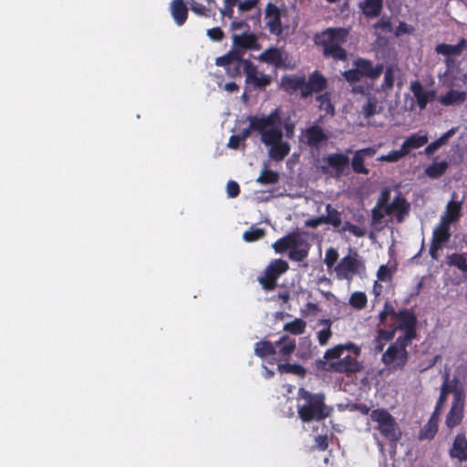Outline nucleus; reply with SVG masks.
Wrapping results in <instances>:
<instances>
[{
  "label": "nucleus",
  "mask_w": 467,
  "mask_h": 467,
  "mask_svg": "<svg viewBox=\"0 0 467 467\" xmlns=\"http://www.w3.org/2000/svg\"><path fill=\"white\" fill-rule=\"evenodd\" d=\"M250 128L243 130L241 139L244 140L249 137L251 130L257 131L261 136V141L268 148V156L280 161L289 153L291 146L284 139L282 129H285V136L287 139L294 137L295 125L292 122H283L280 110L275 109L268 115L249 116Z\"/></svg>",
  "instance_id": "obj_1"
},
{
  "label": "nucleus",
  "mask_w": 467,
  "mask_h": 467,
  "mask_svg": "<svg viewBox=\"0 0 467 467\" xmlns=\"http://www.w3.org/2000/svg\"><path fill=\"white\" fill-rule=\"evenodd\" d=\"M389 321L393 328L391 330L384 328L379 330L375 340V349L377 351L382 350L385 343L394 337L397 329H400L401 334H403L405 341H409L412 337L415 320L410 313L400 312L396 314L390 305L385 304L384 309L379 314V323L382 326H386Z\"/></svg>",
  "instance_id": "obj_2"
},
{
  "label": "nucleus",
  "mask_w": 467,
  "mask_h": 467,
  "mask_svg": "<svg viewBox=\"0 0 467 467\" xmlns=\"http://www.w3.org/2000/svg\"><path fill=\"white\" fill-rule=\"evenodd\" d=\"M360 355V347L354 343L340 344L325 352V367L334 372L356 373L363 368L358 360Z\"/></svg>",
  "instance_id": "obj_3"
},
{
  "label": "nucleus",
  "mask_w": 467,
  "mask_h": 467,
  "mask_svg": "<svg viewBox=\"0 0 467 467\" xmlns=\"http://www.w3.org/2000/svg\"><path fill=\"white\" fill-rule=\"evenodd\" d=\"M216 65L226 67V71L231 76L240 73L243 68L246 83L254 88H263L268 86L272 78L270 76L258 70L257 67L249 60L243 59L240 51H230L227 55L220 57L216 59Z\"/></svg>",
  "instance_id": "obj_4"
},
{
  "label": "nucleus",
  "mask_w": 467,
  "mask_h": 467,
  "mask_svg": "<svg viewBox=\"0 0 467 467\" xmlns=\"http://www.w3.org/2000/svg\"><path fill=\"white\" fill-rule=\"evenodd\" d=\"M297 412L305 421H319L329 415V409L325 405L324 396L312 394L304 389H299L297 394Z\"/></svg>",
  "instance_id": "obj_5"
},
{
  "label": "nucleus",
  "mask_w": 467,
  "mask_h": 467,
  "mask_svg": "<svg viewBox=\"0 0 467 467\" xmlns=\"http://www.w3.org/2000/svg\"><path fill=\"white\" fill-rule=\"evenodd\" d=\"M348 32L344 28H328L317 36V43L323 47V53L326 57L345 60L346 51L341 46L346 42Z\"/></svg>",
  "instance_id": "obj_6"
},
{
  "label": "nucleus",
  "mask_w": 467,
  "mask_h": 467,
  "mask_svg": "<svg viewBox=\"0 0 467 467\" xmlns=\"http://www.w3.org/2000/svg\"><path fill=\"white\" fill-rule=\"evenodd\" d=\"M388 196L389 192H383L377 207L373 210V217L375 220L379 221L385 216H389L391 219L395 218L400 223L408 213L410 205L405 199L400 195L394 198L391 202L388 203Z\"/></svg>",
  "instance_id": "obj_7"
},
{
  "label": "nucleus",
  "mask_w": 467,
  "mask_h": 467,
  "mask_svg": "<svg viewBox=\"0 0 467 467\" xmlns=\"http://www.w3.org/2000/svg\"><path fill=\"white\" fill-rule=\"evenodd\" d=\"M370 420L375 423V429L388 441L396 442L402 435L401 430L395 418L384 409L371 411Z\"/></svg>",
  "instance_id": "obj_8"
},
{
  "label": "nucleus",
  "mask_w": 467,
  "mask_h": 467,
  "mask_svg": "<svg viewBox=\"0 0 467 467\" xmlns=\"http://www.w3.org/2000/svg\"><path fill=\"white\" fill-rule=\"evenodd\" d=\"M272 247L276 253L290 249V258L293 260H302L307 254V244L299 233H293L279 239Z\"/></svg>",
  "instance_id": "obj_9"
},
{
  "label": "nucleus",
  "mask_w": 467,
  "mask_h": 467,
  "mask_svg": "<svg viewBox=\"0 0 467 467\" xmlns=\"http://www.w3.org/2000/svg\"><path fill=\"white\" fill-rule=\"evenodd\" d=\"M335 272L337 278L351 280L355 275H362L365 272V266L357 253H349L336 265Z\"/></svg>",
  "instance_id": "obj_10"
},
{
  "label": "nucleus",
  "mask_w": 467,
  "mask_h": 467,
  "mask_svg": "<svg viewBox=\"0 0 467 467\" xmlns=\"http://www.w3.org/2000/svg\"><path fill=\"white\" fill-rule=\"evenodd\" d=\"M265 20L270 33L276 36L288 33L290 25L285 21V12L271 3L265 6Z\"/></svg>",
  "instance_id": "obj_11"
},
{
  "label": "nucleus",
  "mask_w": 467,
  "mask_h": 467,
  "mask_svg": "<svg viewBox=\"0 0 467 467\" xmlns=\"http://www.w3.org/2000/svg\"><path fill=\"white\" fill-rule=\"evenodd\" d=\"M348 157L342 153H333L324 157L320 163L321 170L331 177H339L348 170Z\"/></svg>",
  "instance_id": "obj_12"
},
{
  "label": "nucleus",
  "mask_w": 467,
  "mask_h": 467,
  "mask_svg": "<svg viewBox=\"0 0 467 467\" xmlns=\"http://www.w3.org/2000/svg\"><path fill=\"white\" fill-rule=\"evenodd\" d=\"M444 383H449V392L453 393V402L452 406L446 417V425L448 428L451 429L457 425H459L463 417V410H464V395L459 389H451L452 382L445 381Z\"/></svg>",
  "instance_id": "obj_13"
},
{
  "label": "nucleus",
  "mask_w": 467,
  "mask_h": 467,
  "mask_svg": "<svg viewBox=\"0 0 467 467\" xmlns=\"http://www.w3.org/2000/svg\"><path fill=\"white\" fill-rule=\"evenodd\" d=\"M449 383H444L442 385L441 395L437 401L435 410L432 413L429 421L424 425V427L420 432V440H431L435 436L438 431L440 409L446 399V393L449 391Z\"/></svg>",
  "instance_id": "obj_14"
},
{
  "label": "nucleus",
  "mask_w": 467,
  "mask_h": 467,
  "mask_svg": "<svg viewBox=\"0 0 467 467\" xmlns=\"http://www.w3.org/2000/svg\"><path fill=\"white\" fill-rule=\"evenodd\" d=\"M288 269V264L281 259L271 262L259 282L265 290H272L276 285L277 278Z\"/></svg>",
  "instance_id": "obj_15"
},
{
  "label": "nucleus",
  "mask_w": 467,
  "mask_h": 467,
  "mask_svg": "<svg viewBox=\"0 0 467 467\" xmlns=\"http://www.w3.org/2000/svg\"><path fill=\"white\" fill-rule=\"evenodd\" d=\"M257 60L273 65L275 67H290L292 66L291 59L288 54L277 47H270L262 52L257 57Z\"/></svg>",
  "instance_id": "obj_16"
},
{
  "label": "nucleus",
  "mask_w": 467,
  "mask_h": 467,
  "mask_svg": "<svg viewBox=\"0 0 467 467\" xmlns=\"http://www.w3.org/2000/svg\"><path fill=\"white\" fill-rule=\"evenodd\" d=\"M404 341L403 334L399 336L398 342L391 345L382 357L383 362L392 368H398L406 362V350L405 346L401 342Z\"/></svg>",
  "instance_id": "obj_17"
},
{
  "label": "nucleus",
  "mask_w": 467,
  "mask_h": 467,
  "mask_svg": "<svg viewBox=\"0 0 467 467\" xmlns=\"http://www.w3.org/2000/svg\"><path fill=\"white\" fill-rule=\"evenodd\" d=\"M467 92L461 89L451 88L443 94H441L437 100L445 107L460 106L465 102Z\"/></svg>",
  "instance_id": "obj_18"
},
{
  "label": "nucleus",
  "mask_w": 467,
  "mask_h": 467,
  "mask_svg": "<svg viewBox=\"0 0 467 467\" xmlns=\"http://www.w3.org/2000/svg\"><path fill=\"white\" fill-rule=\"evenodd\" d=\"M233 40L236 46L234 51H240L242 56L244 55V49H259L257 38L255 35L252 33H234L233 35Z\"/></svg>",
  "instance_id": "obj_19"
},
{
  "label": "nucleus",
  "mask_w": 467,
  "mask_h": 467,
  "mask_svg": "<svg viewBox=\"0 0 467 467\" xmlns=\"http://www.w3.org/2000/svg\"><path fill=\"white\" fill-rule=\"evenodd\" d=\"M327 86V79L318 72L315 71L309 76L307 81L305 80V89L303 91V97H308L314 92H319L323 90Z\"/></svg>",
  "instance_id": "obj_20"
},
{
  "label": "nucleus",
  "mask_w": 467,
  "mask_h": 467,
  "mask_svg": "<svg viewBox=\"0 0 467 467\" xmlns=\"http://www.w3.org/2000/svg\"><path fill=\"white\" fill-rule=\"evenodd\" d=\"M410 89L417 100L419 107L421 109H424L426 105L430 101H431L435 97V93L433 90L424 88L422 85L418 81L411 83Z\"/></svg>",
  "instance_id": "obj_21"
},
{
  "label": "nucleus",
  "mask_w": 467,
  "mask_h": 467,
  "mask_svg": "<svg viewBox=\"0 0 467 467\" xmlns=\"http://www.w3.org/2000/svg\"><path fill=\"white\" fill-rule=\"evenodd\" d=\"M171 16L177 26H182L188 16L187 2L183 0H172L170 4Z\"/></svg>",
  "instance_id": "obj_22"
},
{
  "label": "nucleus",
  "mask_w": 467,
  "mask_h": 467,
  "mask_svg": "<svg viewBox=\"0 0 467 467\" xmlns=\"http://www.w3.org/2000/svg\"><path fill=\"white\" fill-rule=\"evenodd\" d=\"M353 66L357 67L362 78H376L382 72L381 66L373 67L371 62L362 58L357 59Z\"/></svg>",
  "instance_id": "obj_23"
},
{
  "label": "nucleus",
  "mask_w": 467,
  "mask_h": 467,
  "mask_svg": "<svg viewBox=\"0 0 467 467\" xmlns=\"http://www.w3.org/2000/svg\"><path fill=\"white\" fill-rule=\"evenodd\" d=\"M450 455L459 461H467V440L464 435L458 434L450 450Z\"/></svg>",
  "instance_id": "obj_24"
},
{
  "label": "nucleus",
  "mask_w": 467,
  "mask_h": 467,
  "mask_svg": "<svg viewBox=\"0 0 467 467\" xmlns=\"http://www.w3.org/2000/svg\"><path fill=\"white\" fill-rule=\"evenodd\" d=\"M462 203L456 201H451L446 206L445 212L441 216V222L449 225L456 222L462 215Z\"/></svg>",
  "instance_id": "obj_25"
},
{
  "label": "nucleus",
  "mask_w": 467,
  "mask_h": 467,
  "mask_svg": "<svg viewBox=\"0 0 467 467\" xmlns=\"http://www.w3.org/2000/svg\"><path fill=\"white\" fill-rule=\"evenodd\" d=\"M428 142V137L425 134H412L407 138L402 145L401 149L405 155H408L412 150L419 149Z\"/></svg>",
  "instance_id": "obj_26"
},
{
  "label": "nucleus",
  "mask_w": 467,
  "mask_h": 467,
  "mask_svg": "<svg viewBox=\"0 0 467 467\" xmlns=\"http://www.w3.org/2000/svg\"><path fill=\"white\" fill-rule=\"evenodd\" d=\"M467 47V43L462 39L457 45L440 44L435 50L444 56H459Z\"/></svg>",
  "instance_id": "obj_27"
},
{
  "label": "nucleus",
  "mask_w": 467,
  "mask_h": 467,
  "mask_svg": "<svg viewBox=\"0 0 467 467\" xmlns=\"http://www.w3.org/2000/svg\"><path fill=\"white\" fill-rule=\"evenodd\" d=\"M275 347L276 348L275 355L286 358L294 352L296 348V341L285 336L275 343Z\"/></svg>",
  "instance_id": "obj_28"
},
{
  "label": "nucleus",
  "mask_w": 467,
  "mask_h": 467,
  "mask_svg": "<svg viewBox=\"0 0 467 467\" xmlns=\"http://www.w3.org/2000/svg\"><path fill=\"white\" fill-rule=\"evenodd\" d=\"M305 140L306 143L310 146H317L321 141L327 139L326 134L323 132L322 129L317 126H313L307 129L304 134Z\"/></svg>",
  "instance_id": "obj_29"
},
{
  "label": "nucleus",
  "mask_w": 467,
  "mask_h": 467,
  "mask_svg": "<svg viewBox=\"0 0 467 467\" xmlns=\"http://www.w3.org/2000/svg\"><path fill=\"white\" fill-rule=\"evenodd\" d=\"M382 0H364L359 4V7L366 16L375 17L382 9Z\"/></svg>",
  "instance_id": "obj_30"
},
{
  "label": "nucleus",
  "mask_w": 467,
  "mask_h": 467,
  "mask_svg": "<svg viewBox=\"0 0 467 467\" xmlns=\"http://www.w3.org/2000/svg\"><path fill=\"white\" fill-rule=\"evenodd\" d=\"M282 87L287 91L299 90L303 96L305 78L296 76L285 77L282 79Z\"/></svg>",
  "instance_id": "obj_31"
},
{
  "label": "nucleus",
  "mask_w": 467,
  "mask_h": 467,
  "mask_svg": "<svg viewBox=\"0 0 467 467\" xmlns=\"http://www.w3.org/2000/svg\"><path fill=\"white\" fill-rule=\"evenodd\" d=\"M446 263L457 267L463 275H467V254H452L446 257Z\"/></svg>",
  "instance_id": "obj_32"
},
{
  "label": "nucleus",
  "mask_w": 467,
  "mask_h": 467,
  "mask_svg": "<svg viewBox=\"0 0 467 467\" xmlns=\"http://www.w3.org/2000/svg\"><path fill=\"white\" fill-rule=\"evenodd\" d=\"M319 329L317 331L318 343L326 346L332 337L331 321L328 319L320 320L318 323Z\"/></svg>",
  "instance_id": "obj_33"
},
{
  "label": "nucleus",
  "mask_w": 467,
  "mask_h": 467,
  "mask_svg": "<svg viewBox=\"0 0 467 467\" xmlns=\"http://www.w3.org/2000/svg\"><path fill=\"white\" fill-rule=\"evenodd\" d=\"M450 236L451 233L448 224L440 221V224L433 231L432 243L443 246V244L449 240Z\"/></svg>",
  "instance_id": "obj_34"
},
{
  "label": "nucleus",
  "mask_w": 467,
  "mask_h": 467,
  "mask_svg": "<svg viewBox=\"0 0 467 467\" xmlns=\"http://www.w3.org/2000/svg\"><path fill=\"white\" fill-rule=\"evenodd\" d=\"M455 132H456L455 128L449 130L445 134H443L437 140L430 143L425 149V153L432 154L433 152H435L439 148L443 146L448 141V140L455 134Z\"/></svg>",
  "instance_id": "obj_35"
},
{
  "label": "nucleus",
  "mask_w": 467,
  "mask_h": 467,
  "mask_svg": "<svg viewBox=\"0 0 467 467\" xmlns=\"http://www.w3.org/2000/svg\"><path fill=\"white\" fill-rule=\"evenodd\" d=\"M254 352L261 358H266L270 355H275L276 348L271 342L263 340L255 344Z\"/></svg>",
  "instance_id": "obj_36"
},
{
  "label": "nucleus",
  "mask_w": 467,
  "mask_h": 467,
  "mask_svg": "<svg viewBox=\"0 0 467 467\" xmlns=\"http://www.w3.org/2000/svg\"><path fill=\"white\" fill-rule=\"evenodd\" d=\"M448 168V162L445 161L433 162L431 165L428 166L425 170V173L430 178H438L441 176Z\"/></svg>",
  "instance_id": "obj_37"
},
{
  "label": "nucleus",
  "mask_w": 467,
  "mask_h": 467,
  "mask_svg": "<svg viewBox=\"0 0 467 467\" xmlns=\"http://www.w3.org/2000/svg\"><path fill=\"white\" fill-rule=\"evenodd\" d=\"M327 215H322L325 219V223H329L334 227H339L341 225V217L339 213L333 209L330 204L326 206Z\"/></svg>",
  "instance_id": "obj_38"
},
{
  "label": "nucleus",
  "mask_w": 467,
  "mask_h": 467,
  "mask_svg": "<svg viewBox=\"0 0 467 467\" xmlns=\"http://www.w3.org/2000/svg\"><path fill=\"white\" fill-rule=\"evenodd\" d=\"M279 175L276 171L264 169L258 176L256 182L260 184H274L278 182Z\"/></svg>",
  "instance_id": "obj_39"
},
{
  "label": "nucleus",
  "mask_w": 467,
  "mask_h": 467,
  "mask_svg": "<svg viewBox=\"0 0 467 467\" xmlns=\"http://www.w3.org/2000/svg\"><path fill=\"white\" fill-rule=\"evenodd\" d=\"M368 298L363 292H354L349 297V305L356 309H362L367 306Z\"/></svg>",
  "instance_id": "obj_40"
},
{
  "label": "nucleus",
  "mask_w": 467,
  "mask_h": 467,
  "mask_svg": "<svg viewBox=\"0 0 467 467\" xmlns=\"http://www.w3.org/2000/svg\"><path fill=\"white\" fill-rule=\"evenodd\" d=\"M306 328V322L300 318H296L295 320L286 323L284 327L285 331H288L295 335H300L304 333Z\"/></svg>",
  "instance_id": "obj_41"
},
{
  "label": "nucleus",
  "mask_w": 467,
  "mask_h": 467,
  "mask_svg": "<svg viewBox=\"0 0 467 467\" xmlns=\"http://www.w3.org/2000/svg\"><path fill=\"white\" fill-rule=\"evenodd\" d=\"M265 230L256 226H252L249 230L245 231L243 238L245 242H254L265 236Z\"/></svg>",
  "instance_id": "obj_42"
},
{
  "label": "nucleus",
  "mask_w": 467,
  "mask_h": 467,
  "mask_svg": "<svg viewBox=\"0 0 467 467\" xmlns=\"http://www.w3.org/2000/svg\"><path fill=\"white\" fill-rule=\"evenodd\" d=\"M405 156L406 155H405L404 151L400 148V150H392V151L389 152L388 154H383V155L379 156L377 159V161H386V162H397Z\"/></svg>",
  "instance_id": "obj_43"
},
{
  "label": "nucleus",
  "mask_w": 467,
  "mask_h": 467,
  "mask_svg": "<svg viewBox=\"0 0 467 467\" xmlns=\"http://www.w3.org/2000/svg\"><path fill=\"white\" fill-rule=\"evenodd\" d=\"M353 170L358 173L368 174V171L364 166V157L360 153L355 152L352 160Z\"/></svg>",
  "instance_id": "obj_44"
},
{
  "label": "nucleus",
  "mask_w": 467,
  "mask_h": 467,
  "mask_svg": "<svg viewBox=\"0 0 467 467\" xmlns=\"http://www.w3.org/2000/svg\"><path fill=\"white\" fill-rule=\"evenodd\" d=\"M317 100L321 110H324L327 114H333L334 109L327 94L318 96Z\"/></svg>",
  "instance_id": "obj_45"
},
{
  "label": "nucleus",
  "mask_w": 467,
  "mask_h": 467,
  "mask_svg": "<svg viewBox=\"0 0 467 467\" xmlns=\"http://www.w3.org/2000/svg\"><path fill=\"white\" fill-rule=\"evenodd\" d=\"M393 268L389 265H382L379 266L377 272L378 280L382 282H388L391 279L393 274Z\"/></svg>",
  "instance_id": "obj_46"
},
{
  "label": "nucleus",
  "mask_w": 467,
  "mask_h": 467,
  "mask_svg": "<svg viewBox=\"0 0 467 467\" xmlns=\"http://www.w3.org/2000/svg\"><path fill=\"white\" fill-rule=\"evenodd\" d=\"M278 370L281 373H293L296 375H303L305 373V369L298 365H291V364H280L278 365Z\"/></svg>",
  "instance_id": "obj_47"
},
{
  "label": "nucleus",
  "mask_w": 467,
  "mask_h": 467,
  "mask_svg": "<svg viewBox=\"0 0 467 467\" xmlns=\"http://www.w3.org/2000/svg\"><path fill=\"white\" fill-rule=\"evenodd\" d=\"M187 2V5L190 6V9L194 13L196 14L197 16H208V13H207V8L196 2L195 0H186Z\"/></svg>",
  "instance_id": "obj_48"
},
{
  "label": "nucleus",
  "mask_w": 467,
  "mask_h": 467,
  "mask_svg": "<svg viewBox=\"0 0 467 467\" xmlns=\"http://www.w3.org/2000/svg\"><path fill=\"white\" fill-rule=\"evenodd\" d=\"M259 0H242L238 3V11L245 13L257 7Z\"/></svg>",
  "instance_id": "obj_49"
},
{
  "label": "nucleus",
  "mask_w": 467,
  "mask_h": 467,
  "mask_svg": "<svg viewBox=\"0 0 467 467\" xmlns=\"http://www.w3.org/2000/svg\"><path fill=\"white\" fill-rule=\"evenodd\" d=\"M338 258V254L334 248H329L326 252L324 262L327 267H332Z\"/></svg>",
  "instance_id": "obj_50"
},
{
  "label": "nucleus",
  "mask_w": 467,
  "mask_h": 467,
  "mask_svg": "<svg viewBox=\"0 0 467 467\" xmlns=\"http://www.w3.org/2000/svg\"><path fill=\"white\" fill-rule=\"evenodd\" d=\"M343 75H344L345 78L350 83L358 82L362 78V76L360 75V73L358 72L357 67L354 66H353V68H351L348 71H345L343 73Z\"/></svg>",
  "instance_id": "obj_51"
},
{
  "label": "nucleus",
  "mask_w": 467,
  "mask_h": 467,
  "mask_svg": "<svg viewBox=\"0 0 467 467\" xmlns=\"http://www.w3.org/2000/svg\"><path fill=\"white\" fill-rule=\"evenodd\" d=\"M343 232H348L352 234L355 236L361 237L365 234V231L354 224H351L349 223H346L342 227Z\"/></svg>",
  "instance_id": "obj_52"
},
{
  "label": "nucleus",
  "mask_w": 467,
  "mask_h": 467,
  "mask_svg": "<svg viewBox=\"0 0 467 467\" xmlns=\"http://www.w3.org/2000/svg\"><path fill=\"white\" fill-rule=\"evenodd\" d=\"M377 103L373 99H368V102L363 106L362 112L365 117L368 118L372 116L376 111Z\"/></svg>",
  "instance_id": "obj_53"
},
{
  "label": "nucleus",
  "mask_w": 467,
  "mask_h": 467,
  "mask_svg": "<svg viewBox=\"0 0 467 467\" xmlns=\"http://www.w3.org/2000/svg\"><path fill=\"white\" fill-rule=\"evenodd\" d=\"M394 83V71L392 68H388L384 73V88H391Z\"/></svg>",
  "instance_id": "obj_54"
},
{
  "label": "nucleus",
  "mask_w": 467,
  "mask_h": 467,
  "mask_svg": "<svg viewBox=\"0 0 467 467\" xmlns=\"http://www.w3.org/2000/svg\"><path fill=\"white\" fill-rule=\"evenodd\" d=\"M207 36L213 41H221L223 37V33L219 27H213L207 30Z\"/></svg>",
  "instance_id": "obj_55"
},
{
  "label": "nucleus",
  "mask_w": 467,
  "mask_h": 467,
  "mask_svg": "<svg viewBox=\"0 0 467 467\" xmlns=\"http://www.w3.org/2000/svg\"><path fill=\"white\" fill-rule=\"evenodd\" d=\"M226 189L230 198L236 197L239 194V185L235 182H229Z\"/></svg>",
  "instance_id": "obj_56"
},
{
  "label": "nucleus",
  "mask_w": 467,
  "mask_h": 467,
  "mask_svg": "<svg viewBox=\"0 0 467 467\" xmlns=\"http://www.w3.org/2000/svg\"><path fill=\"white\" fill-rule=\"evenodd\" d=\"M325 223V219H323V216H318L316 218L308 219L305 222V226L310 227V228H316L321 224Z\"/></svg>",
  "instance_id": "obj_57"
},
{
  "label": "nucleus",
  "mask_w": 467,
  "mask_h": 467,
  "mask_svg": "<svg viewBox=\"0 0 467 467\" xmlns=\"http://www.w3.org/2000/svg\"><path fill=\"white\" fill-rule=\"evenodd\" d=\"M231 27L233 31H241L242 33H246L245 31L248 28V25L244 21H233Z\"/></svg>",
  "instance_id": "obj_58"
},
{
  "label": "nucleus",
  "mask_w": 467,
  "mask_h": 467,
  "mask_svg": "<svg viewBox=\"0 0 467 467\" xmlns=\"http://www.w3.org/2000/svg\"><path fill=\"white\" fill-rule=\"evenodd\" d=\"M234 7L233 5H223V7L220 10L221 15L223 17L233 18L234 16Z\"/></svg>",
  "instance_id": "obj_59"
},
{
  "label": "nucleus",
  "mask_w": 467,
  "mask_h": 467,
  "mask_svg": "<svg viewBox=\"0 0 467 467\" xmlns=\"http://www.w3.org/2000/svg\"><path fill=\"white\" fill-rule=\"evenodd\" d=\"M242 141L243 140L241 139L240 136L234 135L230 138L227 145L231 149H237Z\"/></svg>",
  "instance_id": "obj_60"
},
{
  "label": "nucleus",
  "mask_w": 467,
  "mask_h": 467,
  "mask_svg": "<svg viewBox=\"0 0 467 467\" xmlns=\"http://www.w3.org/2000/svg\"><path fill=\"white\" fill-rule=\"evenodd\" d=\"M317 447L322 451L326 450L327 447V436H317L316 438Z\"/></svg>",
  "instance_id": "obj_61"
},
{
  "label": "nucleus",
  "mask_w": 467,
  "mask_h": 467,
  "mask_svg": "<svg viewBox=\"0 0 467 467\" xmlns=\"http://www.w3.org/2000/svg\"><path fill=\"white\" fill-rule=\"evenodd\" d=\"M357 152L360 153L361 156H363L365 158L366 156H373L377 152V149L376 148H366V149L357 150Z\"/></svg>",
  "instance_id": "obj_62"
},
{
  "label": "nucleus",
  "mask_w": 467,
  "mask_h": 467,
  "mask_svg": "<svg viewBox=\"0 0 467 467\" xmlns=\"http://www.w3.org/2000/svg\"><path fill=\"white\" fill-rule=\"evenodd\" d=\"M442 248L441 245H438L436 244H431V250H430V253H431V255L433 259H437L438 258V252L439 250H441Z\"/></svg>",
  "instance_id": "obj_63"
},
{
  "label": "nucleus",
  "mask_w": 467,
  "mask_h": 467,
  "mask_svg": "<svg viewBox=\"0 0 467 467\" xmlns=\"http://www.w3.org/2000/svg\"><path fill=\"white\" fill-rule=\"evenodd\" d=\"M224 89L228 92H234L238 89V86L234 82H229L224 85Z\"/></svg>",
  "instance_id": "obj_64"
}]
</instances>
